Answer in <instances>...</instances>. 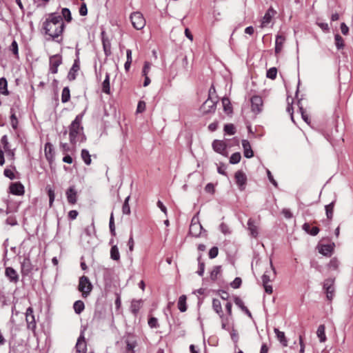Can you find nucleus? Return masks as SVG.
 I'll return each mask as SVG.
<instances>
[{"label":"nucleus","instance_id":"f257e3e1","mask_svg":"<svg viewBox=\"0 0 353 353\" xmlns=\"http://www.w3.org/2000/svg\"><path fill=\"white\" fill-rule=\"evenodd\" d=\"M45 34L52 40L61 43L63 41L62 34L65 29L61 16L56 12L50 13L43 23Z\"/></svg>","mask_w":353,"mask_h":353},{"label":"nucleus","instance_id":"f03ea898","mask_svg":"<svg viewBox=\"0 0 353 353\" xmlns=\"http://www.w3.org/2000/svg\"><path fill=\"white\" fill-rule=\"evenodd\" d=\"M83 116V114H78L69 126L70 141L73 145L76 144L78 141V137L83 132V128L81 125Z\"/></svg>","mask_w":353,"mask_h":353},{"label":"nucleus","instance_id":"7ed1b4c3","mask_svg":"<svg viewBox=\"0 0 353 353\" xmlns=\"http://www.w3.org/2000/svg\"><path fill=\"white\" fill-rule=\"evenodd\" d=\"M78 290L82 293V296L84 298L87 297L90 294L92 290V285L88 277L85 276L80 277Z\"/></svg>","mask_w":353,"mask_h":353},{"label":"nucleus","instance_id":"20e7f679","mask_svg":"<svg viewBox=\"0 0 353 353\" xmlns=\"http://www.w3.org/2000/svg\"><path fill=\"white\" fill-rule=\"evenodd\" d=\"M132 26L136 30H142L145 26V20L140 12H134L130 17Z\"/></svg>","mask_w":353,"mask_h":353},{"label":"nucleus","instance_id":"39448f33","mask_svg":"<svg viewBox=\"0 0 353 353\" xmlns=\"http://www.w3.org/2000/svg\"><path fill=\"white\" fill-rule=\"evenodd\" d=\"M203 226L199 223L198 218L196 216H194L190 225V234L192 236L198 237L201 234Z\"/></svg>","mask_w":353,"mask_h":353},{"label":"nucleus","instance_id":"423d86ee","mask_svg":"<svg viewBox=\"0 0 353 353\" xmlns=\"http://www.w3.org/2000/svg\"><path fill=\"white\" fill-rule=\"evenodd\" d=\"M217 101L216 99H212L211 97L202 104L201 107V111L203 114H208L211 112H214L216 110Z\"/></svg>","mask_w":353,"mask_h":353},{"label":"nucleus","instance_id":"0eeeda50","mask_svg":"<svg viewBox=\"0 0 353 353\" xmlns=\"http://www.w3.org/2000/svg\"><path fill=\"white\" fill-rule=\"evenodd\" d=\"M252 111L255 114L260 113L263 110V100L259 96L255 95L251 98Z\"/></svg>","mask_w":353,"mask_h":353},{"label":"nucleus","instance_id":"6e6552de","mask_svg":"<svg viewBox=\"0 0 353 353\" xmlns=\"http://www.w3.org/2000/svg\"><path fill=\"white\" fill-rule=\"evenodd\" d=\"M26 321L27 323V327L32 331L36 328V321L34 315L33 314V309L31 307L27 308L26 312Z\"/></svg>","mask_w":353,"mask_h":353},{"label":"nucleus","instance_id":"1a4fd4ad","mask_svg":"<svg viewBox=\"0 0 353 353\" xmlns=\"http://www.w3.org/2000/svg\"><path fill=\"white\" fill-rule=\"evenodd\" d=\"M62 63V58L59 54H54L50 57V71L52 74L58 72V67Z\"/></svg>","mask_w":353,"mask_h":353},{"label":"nucleus","instance_id":"9d476101","mask_svg":"<svg viewBox=\"0 0 353 353\" xmlns=\"http://www.w3.org/2000/svg\"><path fill=\"white\" fill-rule=\"evenodd\" d=\"M323 288L325 290L327 299L331 301L334 295V280L331 279H325L323 282Z\"/></svg>","mask_w":353,"mask_h":353},{"label":"nucleus","instance_id":"9b49d317","mask_svg":"<svg viewBox=\"0 0 353 353\" xmlns=\"http://www.w3.org/2000/svg\"><path fill=\"white\" fill-rule=\"evenodd\" d=\"M234 178L236 183L241 190H243L247 182V176L242 170H238L235 172Z\"/></svg>","mask_w":353,"mask_h":353},{"label":"nucleus","instance_id":"f8f14e48","mask_svg":"<svg viewBox=\"0 0 353 353\" xmlns=\"http://www.w3.org/2000/svg\"><path fill=\"white\" fill-rule=\"evenodd\" d=\"M33 265L29 258H24L21 262V273L22 276H28L32 270Z\"/></svg>","mask_w":353,"mask_h":353},{"label":"nucleus","instance_id":"ddd939ff","mask_svg":"<svg viewBox=\"0 0 353 353\" xmlns=\"http://www.w3.org/2000/svg\"><path fill=\"white\" fill-rule=\"evenodd\" d=\"M276 276V270L272 265V261H270V270H267L262 276L263 283H269L271 282Z\"/></svg>","mask_w":353,"mask_h":353},{"label":"nucleus","instance_id":"4468645a","mask_svg":"<svg viewBox=\"0 0 353 353\" xmlns=\"http://www.w3.org/2000/svg\"><path fill=\"white\" fill-rule=\"evenodd\" d=\"M76 352L77 353H85L87 350V345L85 341V337L83 333H81L79 337L78 338L76 346Z\"/></svg>","mask_w":353,"mask_h":353},{"label":"nucleus","instance_id":"2eb2a0df","mask_svg":"<svg viewBox=\"0 0 353 353\" xmlns=\"http://www.w3.org/2000/svg\"><path fill=\"white\" fill-rule=\"evenodd\" d=\"M5 274L10 282L17 283L19 281V275L14 268L11 267L6 268Z\"/></svg>","mask_w":353,"mask_h":353},{"label":"nucleus","instance_id":"dca6fc26","mask_svg":"<svg viewBox=\"0 0 353 353\" xmlns=\"http://www.w3.org/2000/svg\"><path fill=\"white\" fill-rule=\"evenodd\" d=\"M248 230L250 231V234L252 237H257L259 234V225L258 223L252 219H249L248 221Z\"/></svg>","mask_w":353,"mask_h":353},{"label":"nucleus","instance_id":"f3484780","mask_svg":"<svg viewBox=\"0 0 353 353\" xmlns=\"http://www.w3.org/2000/svg\"><path fill=\"white\" fill-rule=\"evenodd\" d=\"M10 193L14 195L21 196L24 194V186L20 182H15L10 186Z\"/></svg>","mask_w":353,"mask_h":353},{"label":"nucleus","instance_id":"a211bd4d","mask_svg":"<svg viewBox=\"0 0 353 353\" xmlns=\"http://www.w3.org/2000/svg\"><path fill=\"white\" fill-rule=\"evenodd\" d=\"M80 69V65H79V59H75L74 62L70 68L68 74V79L70 81H74L76 79V73Z\"/></svg>","mask_w":353,"mask_h":353},{"label":"nucleus","instance_id":"6ab92c4d","mask_svg":"<svg viewBox=\"0 0 353 353\" xmlns=\"http://www.w3.org/2000/svg\"><path fill=\"white\" fill-rule=\"evenodd\" d=\"M66 197L69 203L75 204L77 203V192L75 188L70 187L66 191Z\"/></svg>","mask_w":353,"mask_h":353},{"label":"nucleus","instance_id":"aec40b11","mask_svg":"<svg viewBox=\"0 0 353 353\" xmlns=\"http://www.w3.org/2000/svg\"><path fill=\"white\" fill-rule=\"evenodd\" d=\"M274 14L275 11L272 8L268 10L261 21L262 28L267 26L270 23Z\"/></svg>","mask_w":353,"mask_h":353},{"label":"nucleus","instance_id":"412c9836","mask_svg":"<svg viewBox=\"0 0 353 353\" xmlns=\"http://www.w3.org/2000/svg\"><path fill=\"white\" fill-rule=\"evenodd\" d=\"M44 152L46 159L51 163L53 161L54 153L53 152V145L48 142L45 144Z\"/></svg>","mask_w":353,"mask_h":353},{"label":"nucleus","instance_id":"4be33fe9","mask_svg":"<svg viewBox=\"0 0 353 353\" xmlns=\"http://www.w3.org/2000/svg\"><path fill=\"white\" fill-rule=\"evenodd\" d=\"M242 147L243 148L245 157L250 159L253 157L254 152L252 150L251 145L248 140L243 139L242 141Z\"/></svg>","mask_w":353,"mask_h":353},{"label":"nucleus","instance_id":"5701e85b","mask_svg":"<svg viewBox=\"0 0 353 353\" xmlns=\"http://www.w3.org/2000/svg\"><path fill=\"white\" fill-rule=\"evenodd\" d=\"M212 148L215 152L223 154L226 149V144L223 141L216 139L212 142Z\"/></svg>","mask_w":353,"mask_h":353},{"label":"nucleus","instance_id":"b1692460","mask_svg":"<svg viewBox=\"0 0 353 353\" xmlns=\"http://www.w3.org/2000/svg\"><path fill=\"white\" fill-rule=\"evenodd\" d=\"M285 41V39L282 35H277L276 37V41H275V52L276 54L279 53L283 48V45Z\"/></svg>","mask_w":353,"mask_h":353},{"label":"nucleus","instance_id":"393cba45","mask_svg":"<svg viewBox=\"0 0 353 353\" xmlns=\"http://www.w3.org/2000/svg\"><path fill=\"white\" fill-rule=\"evenodd\" d=\"M303 230L307 232V234H310L312 236H316L319 232V229L317 227H312L310 228V225L307 223H305L302 226Z\"/></svg>","mask_w":353,"mask_h":353},{"label":"nucleus","instance_id":"a878e982","mask_svg":"<svg viewBox=\"0 0 353 353\" xmlns=\"http://www.w3.org/2000/svg\"><path fill=\"white\" fill-rule=\"evenodd\" d=\"M274 331L276 334L277 339L280 341L283 346L286 347L288 345V340L286 339L285 333L283 332L279 331L277 328H274Z\"/></svg>","mask_w":353,"mask_h":353},{"label":"nucleus","instance_id":"bb28decb","mask_svg":"<svg viewBox=\"0 0 353 353\" xmlns=\"http://www.w3.org/2000/svg\"><path fill=\"white\" fill-rule=\"evenodd\" d=\"M333 251V247L330 244L321 245L319 252L324 256H330Z\"/></svg>","mask_w":353,"mask_h":353},{"label":"nucleus","instance_id":"cd10ccee","mask_svg":"<svg viewBox=\"0 0 353 353\" xmlns=\"http://www.w3.org/2000/svg\"><path fill=\"white\" fill-rule=\"evenodd\" d=\"M212 307L216 314H219V316H223L222 305L221 301L217 299H214L212 301Z\"/></svg>","mask_w":353,"mask_h":353},{"label":"nucleus","instance_id":"c85d7f7f","mask_svg":"<svg viewBox=\"0 0 353 353\" xmlns=\"http://www.w3.org/2000/svg\"><path fill=\"white\" fill-rule=\"evenodd\" d=\"M0 93L3 95H8L9 92L8 90V81L6 78H0Z\"/></svg>","mask_w":353,"mask_h":353},{"label":"nucleus","instance_id":"c756f323","mask_svg":"<svg viewBox=\"0 0 353 353\" xmlns=\"http://www.w3.org/2000/svg\"><path fill=\"white\" fill-rule=\"evenodd\" d=\"M102 91L105 94L110 93V74L108 72L105 74V79L102 83Z\"/></svg>","mask_w":353,"mask_h":353},{"label":"nucleus","instance_id":"7c9ffc66","mask_svg":"<svg viewBox=\"0 0 353 353\" xmlns=\"http://www.w3.org/2000/svg\"><path fill=\"white\" fill-rule=\"evenodd\" d=\"M186 296L185 295H181L179 298L178 301V308L181 312H184L187 310V305H186Z\"/></svg>","mask_w":353,"mask_h":353},{"label":"nucleus","instance_id":"2f4dec72","mask_svg":"<svg viewBox=\"0 0 353 353\" xmlns=\"http://www.w3.org/2000/svg\"><path fill=\"white\" fill-rule=\"evenodd\" d=\"M110 258L116 261L120 260V253L117 245H113L110 249Z\"/></svg>","mask_w":353,"mask_h":353},{"label":"nucleus","instance_id":"473e14b6","mask_svg":"<svg viewBox=\"0 0 353 353\" xmlns=\"http://www.w3.org/2000/svg\"><path fill=\"white\" fill-rule=\"evenodd\" d=\"M325 327L324 325H320L318 327L316 334L319 339L320 342L323 343L326 341V336L325 333Z\"/></svg>","mask_w":353,"mask_h":353},{"label":"nucleus","instance_id":"72a5a7b5","mask_svg":"<svg viewBox=\"0 0 353 353\" xmlns=\"http://www.w3.org/2000/svg\"><path fill=\"white\" fill-rule=\"evenodd\" d=\"M141 306V301L133 300L131 303L130 310L132 314L137 315Z\"/></svg>","mask_w":353,"mask_h":353},{"label":"nucleus","instance_id":"f704fd0d","mask_svg":"<svg viewBox=\"0 0 353 353\" xmlns=\"http://www.w3.org/2000/svg\"><path fill=\"white\" fill-rule=\"evenodd\" d=\"M81 156L83 161H84V163L86 165H88L91 163V162H92L91 156L88 150L83 149L81 152Z\"/></svg>","mask_w":353,"mask_h":353},{"label":"nucleus","instance_id":"c9c22d12","mask_svg":"<svg viewBox=\"0 0 353 353\" xmlns=\"http://www.w3.org/2000/svg\"><path fill=\"white\" fill-rule=\"evenodd\" d=\"M222 104L223 106L224 111L227 114H230L232 112V108L230 101V99L228 98H223L222 99Z\"/></svg>","mask_w":353,"mask_h":353},{"label":"nucleus","instance_id":"e433bc0d","mask_svg":"<svg viewBox=\"0 0 353 353\" xmlns=\"http://www.w3.org/2000/svg\"><path fill=\"white\" fill-rule=\"evenodd\" d=\"M73 307L75 312L79 314L83 311L85 308V305L82 301L79 300L74 302Z\"/></svg>","mask_w":353,"mask_h":353},{"label":"nucleus","instance_id":"4c0bfd02","mask_svg":"<svg viewBox=\"0 0 353 353\" xmlns=\"http://www.w3.org/2000/svg\"><path fill=\"white\" fill-rule=\"evenodd\" d=\"M221 267L220 265L214 266L210 272V279L215 281L221 273Z\"/></svg>","mask_w":353,"mask_h":353},{"label":"nucleus","instance_id":"58836bf2","mask_svg":"<svg viewBox=\"0 0 353 353\" xmlns=\"http://www.w3.org/2000/svg\"><path fill=\"white\" fill-rule=\"evenodd\" d=\"M70 99V89L68 87L63 88L61 93V101L63 103L68 102Z\"/></svg>","mask_w":353,"mask_h":353},{"label":"nucleus","instance_id":"ea45409f","mask_svg":"<svg viewBox=\"0 0 353 353\" xmlns=\"http://www.w3.org/2000/svg\"><path fill=\"white\" fill-rule=\"evenodd\" d=\"M334 206V201H332L330 204L325 205L326 216L328 219H332Z\"/></svg>","mask_w":353,"mask_h":353},{"label":"nucleus","instance_id":"a19ab883","mask_svg":"<svg viewBox=\"0 0 353 353\" xmlns=\"http://www.w3.org/2000/svg\"><path fill=\"white\" fill-rule=\"evenodd\" d=\"M335 39V45L338 50L342 49L344 47V41L343 39L339 34H336L334 36Z\"/></svg>","mask_w":353,"mask_h":353},{"label":"nucleus","instance_id":"79ce46f5","mask_svg":"<svg viewBox=\"0 0 353 353\" xmlns=\"http://www.w3.org/2000/svg\"><path fill=\"white\" fill-rule=\"evenodd\" d=\"M102 42H103V46L105 54L106 56L110 55L111 53L110 41L107 39H105L104 37H103Z\"/></svg>","mask_w":353,"mask_h":353},{"label":"nucleus","instance_id":"37998d69","mask_svg":"<svg viewBox=\"0 0 353 353\" xmlns=\"http://www.w3.org/2000/svg\"><path fill=\"white\" fill-rule=\"evenodd\" d=\"M61 16V18L63 17L67 22H70L72 20L71 12L68 8H63Z\"/></svg>","mask_w":353,"mask_h":353},{"label":"nucleus","instance_id":"c03bdc74","mask_svg":"<svg viewBox=\"0 0 353 353\" xmlns=\"http://www.w3.org/2000/svg\"><path fill=\"white\" fill-rule=\"evenodd\" d=\"M241 159V154L239 152H234L231 155L230 158V163L231 164H236L240 162Z\"/></svg>","mask_w":353,"mask_h":353},{"label":"nucleus","instance_id":"a18cd8bd","mask_svg":"<svg viewBox=\"0 0 353 353\" xmlns=\"http://www.w3.org/2000/svg\"><path fill=\"white\" fill-rule=\"evenodd\" d=\"M130 200V196H128L125 201L122 207V212L124 214H130V208L128 203V201Z\"/></svg>","mask_w":353,"mask_h":353},{"label":"nucleus","instance_id":"49530a36","mask_svg":"<svg viewBox=\"0 0 353 353\" xmlns=\"http://www.w3.org/2000/svg\"><path fill=\"white\" fill-rule=\"evenodd\" d=\"M224 132L229 135L234 134L236 131L234 125L231 123L225 125Z\"/></svg>","mask_w":353,"mask_h":353},{"label":"nucleus","instance_id":"de8ad7c7","mask_svg":"<svg viewBox=\"0 0 353 353\" xmlns=\"http://www.w3.org/2000/svg\"><path fill=\"white\" fill-rule=\"evenodd\" d=\"M109 228H110V231L111 234L114 236H116L115 225H114L113 213H111V215L110 217Z\"/></svg>","mask_w":353,"mask_h":353},{"label":"nucleus","instance_id":"09e8293b","mask_svg":"<svg viewBox=\"0 0 353 353\" xmlns=\"http://www.w3.org/2000/svg\"><path fill=\"white\" fill-rule=\"evenodd\" d=\"M1 143L3 145V149H4L5 152H10V146H9V143H8V141L7 135H3L1 137Z\"/></svg>","mask_w":353,"mask_h":353},{"label":"nucleus","instance_id":"8fccbe9b","mask_svg":"<svg viewBox=\"0 0 353 353\" xmlns=\"http://www.w3.org/2000/svg\"><path fill=\"white\" fill-rule=\"evenodd\" d=\"M277 70L276 68L273 67L270 68L267 71L266 77L270 79H274L276 77Z\"/></svg>","mask_w":353,"mask_h":353},{"label":"nucleus","instance_id":"3c124183","mask_svg":"<svg viewBox=\"0 0 353 353\" xmlns=\"http://www.w3.org/2000/svg\"><path fill=\"white\" fill-rule=\"evenodd\" d=\"M339 266V261L336 258L332 259L328 264L329 268L332 269V270H337Z\"/></svg>","mask_w":353,"mask_h":353},{"label":"nucleus","instance_id":"603ef678","mask_svg":"<svg viewBox=\"0 0 353 353\" xmlns=\"http://www.w3.org/2000/svg\"><path fill=\"white\" fill-rule=\"evenodd\" d=\"M47 192H48V196H49V205L51 207L52 205V203H53L54 201V197H55L54 192V190L51 188H49L47 190Z\"/></svg>","mask_w":353,"mask_h":353},{"label":"nucleus","instance_id":"864d4df0","mask_svg":"<svg viewBox=\"0 0 353 353\" xmlns=\"http://www.w3.org/2000/svg\"><path fill=\"white\" fill-rule=\"evenodd\" d=\"M148 325L151 328H157L159 327L158 320L156 317H150L148 319Z\"/></svg>","mask_w":353,"mask_h":353},{"label":"nucleus","instance_id":"5fc2aeb1","mask_svg":"<svg viewBox=\"0 0 353 353\" xmlns=\"http://www.w3.org/2000/svg\"><path fill=\"white\" fill-rule=\"evenodd\" d=\"M150 68H151V63L146 61L144 63V65H143V70H142V75L143 77H146L148 75V73L150 70Z\"/></svg>","mask_w":353,"mask_h":353},{"label":"nucleus","instance_id":"6e6d98bb","mask_svg":"<svg viewBox=\"0 0 353 353\" xmlns=\"http://www.w3.org/2000/svg\"><path fill=\"white\" fill-rule=\"evenodd\" d=\"M221 319V327L223 330H229V327H228V316H219Z\"/></svg>","mask_w":353,"mask_h":353},{"label":"nucleus","instance_id":"4d7b16f0","mask_svg":"<svg viewBox=\"0 0 353 353\" xmlns=\"http://www.w3.org/2000/svg\"><path fill=\"white\" fill-rule=\"evenodd\" d=\"M10 123L12 127L16 130L18 125V120L14 113H12L10 116Z\"/></svg>","mask_w":353,"mask_h":353},{"label":"nucleus","instance_id":"13d9d810","mask_svg":"<svg viewBox=\"0 0 353 353\" xmlns=\"http://www.w3.org/2000/svg\"><path fill=\"white\" fill-rule=\"evenodd\" d=\"M219 253V250L217 247H213L209 251V257L210 259H214L217 256Z\"/></svg>","mask_w":353,"mask_h":353},{"label":"nucleus","instance_id":"bf43d9fd","mask_svg":"<svg viewBox=\"0 0 353 353\" xmlns=\"http://www.w3.org/2000/svg\"><path fill=\"white\" fill-rule=\"evenodd\" d=\"M219 228L221 232L223 233L224 234H230V230L228 225H226L225 223H221V225H219Z\"/></svg>","mask_w":353,"mask_h":353},{"label":"nucleus","instance_id":"052dcab7","mask_svg":"<svg viewBox=\"0 0 353 353\" xmlns=\"http://www.w3.org/2000/svg\"><path fill=\"white\" fill-rule=\"evenodd\" d=\"M10 50L13 52L14 55H18V44L15 40H14L10 45Z\"/></svg>","mask_w":353,"mask_h":353},{"label":"nucleus","instance_id":"680f3d73","mask_svg":"<svg viewBox=\"0 0 353 353\" xmlns=\"http://www.w3.org/2000/svg\"><path fill=\"white\" fill-rule=\"evenodd\" d=\"M241 279L239 277H236L234 280L231 283L232 288L236 289L241 286Z\"/></svg>","mask_w":353,"mask_h":353},{"label":"nucleus","instance_id":"e2e57ef3","mask_svg":"<svg viewBox=\"0 0 353 353\" xmlns=\"http://www.w3.org/2000/svg\"><path fill=\"white\" fill-rule=\"evenodd\" d=\"M145 103L143 101H140L137 105V112L141 113L143 112L145 110Z\"/></svg>","mask_w":353,"mask_h":353},{"label":"nucleus","instance_id":"0e129e2a","mask_svg":"<svg viewBox=\"0 0 353 353\" xmlns=\"http://www.w3.org/2000/svg\"><path fill=\"white\" fill-rule=\"evenodd\" d=\"M4 175L10 179H14L15 176L13 172L10 169H5L3 172Z\"/></svg>","mask_w":353,"mask_h":353},{"label":"nucleus","instance_id":"69168bd1","mask_svg":"<svg viewBox=\"0 0 353 353\" xmlns=\"http://www.w3.org/2000/svg\"><path fill=\"white\" fill-rule=\"evenodd\" d=\"M88 13L86 4L83 3L79 8V14L81 16H85Z\"/></svg>","mask_w":353,"mask_h":353},{"label":"nucleus","instance_id":"338daca9","mask_svg":"<svg viewBox=\"0 0 353 353\" xmlns=\"http://www.w3.org/2000/svg\"><path fill=\"white\" fill-rule=\"evenodd\" d=\"M299 110H300V112L301 114V117H302L303 119L307 123H310V119H309L308 116L305 114V112L304 109L302 107H299Z\"/></svg>","mask_w":353,"mask_h":353},{"label":"nucleus","instance_id":"774afa93","mask_svg":"<svg viewBox=\"0 0 353 353\" xmlns=\"http://www.w3.org/2000/svg\"><path fill=\"white\" fill-rule=\"evenodd\" d=\"M231 339L234 342H237L239 340V335L236 330L232 329L230 332Z\"/></svg>","mask_w":353,"mask_h":353}]
</instances>
